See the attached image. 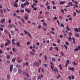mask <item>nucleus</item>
Masks as SVG:
<instances>
[{
    "instance_id": "nucleus-18",
    "label": "nucleus",
    "mask_w": 80,
    "mask_h": 80,
    "mask_svg": "<svg viewBox=\"0 0 80 80\" xmlns=\"http://www.w3.org/2000/svg\"><path fill=\"white\" fill-rule=\"evenodd\" d=\"M6 57L8 59H10V55L9 54L7 55Z\"/></svg>"
},
{
    "instance_id": "nucleus-33",
    "label": "nucleus",
    "mask_w": 80,
    "mask_h": 80,
    "mask_svg": "<svg viewBox=\"0 0 80 80\" xmlns=\"http://www.w3.org/2000/svg\"><path fill=\"white\" fill-rule=\"evenodd\" d=\"M43 65L45 67H46V68L47 67V66H48V65H47V64H44Z\"/></svg>"
},
{
    "instance_id": "nucleus-54",
    "label": "nucleus",
    "mask_w": 80,
    "mask_h": 80,
    "mask_svg": "<svg viewBox=\"0 0 80 80\" xmlns=\"http://www.w3.org/2000/svg\"><path fill=\"white\" fill-rule=\"evenodd\" d=\"M28 35H29V36L30 37V38H32V36H31V35H30V33H28Z\"/></svg>"
},
{
    "instance_id": "nucleus-6",
    "label": "nucleus",
    "mask_w": 80,
    "mask_h": 80,
    "mask_svg": "<svg viewBox=\"0 0 80 80\" xmlns=\"http://www.w3.org/2000/svg\"><path fill=\"white\" fill-rule=\"evenodd\" d=\"M31 6L32 7V8H33V10H35V11L36 10H38L37 8L36 7V8H35V7L33 5H32Z\"/></svg>"
},
{
    "instance_id": "nucleus-46",
    "label": "nucleus",
    "mask_w": 80,
    "mask_h": 80,
    "mask_svg": "<svg viewBox=\"0 0 80 80\" xmlns=\"http://www.w3.org/2000/svg\"><path fill=\"white\" fill-rule=\"evenodd\" d=\"M59 37L61 38H63V35H60Z\"/></svg>"
},
{
    "instance_id": "nucleus-53",
    "label": "nucleus",
    "mask_w": 80,
    "mask_h": 80,
    "mask_svg": "<svg viewBox=\"0 0 80 80\" xmlns=\"http://www.w3.org/2000/svg\"><path fill=\"white\" fill-rule=\"evenodd\" d=\"M12 42H15V39H12Z\"/></svg>"
},
{
    "instance_id": "nucleus-49",
    "label": "nucleus",
    "mask_w": 80,
    "mask_h": 80,
    "mask_svg": "<svg viewBox=\"0 0 80 80\" xmlns=\"http://www.w3.org/2000/svg\"><path fill=\"white\" fill-rule=\"evenodd\" d=\"M42 25H46V26H47V25L46 23L45 22H43L42 23Z\"/></svg>"
},
{
    "instance_id": "nucleus-58",
    "label": "nucleus",
    "mask_w": 80,
    "mask_h": 80,
    "mask_svg": "<svg viewBox=\"0 0 80 80\" xmlns=\"http://www.w3.org/2000/svg\"><path fill=\"white\" fill-rule=\"evenodd\" d=\"M8 43H5V46H8Z\"/></svg>"
},
{
    "instance_id": "nucleus-17",
    "label": "nucleus",
    "mask_w": 80,
    "mask_h": 80,
    "mask_svg": "<svg viewBox=\"0 0 80 80\" xmlns=\"http://www.w3.org/2000/svg\"><path fill=\"white\" fill-rule=\"evenodd\" d=\"M68 40L69 41H72V38L70 36H69L68 38Z\"/></svg>"
},
{
    "instance_id": "nucleus-13",
    "label": "nucleus",
    "mask_w": 80,
    "mask_h": 80,
    "mask_svg": "<svg viewBox=\"0 0 80 80\" xmlns=\"http://www.w3.org/2000/svg\"><path fill=\"white\" fill-rule=\"evenodd\" d=\"M60 77H61V75H60V74H58V76H57V78L58 79H59Z\"/></svg>"
},
{
    "instance_id": "nucleus-47",
    "label": "nucleus",
    "mask_w": 80,
    "mask_h": 80,
    "mask_svg": "<svg viewBox=\"0 0 80 80\" xmlns=\"http://www.w3.org/2000/svg\"><path fill=\"white\" fill-rule=\"evenodd\" d=\"M76 5H74V7H76V8H78V5H77V4H76Z\"/></svg>"
},
{
    "instance_id": "nucleus-57",
    "label": "nucleus",
    "mask_w": 80,
    "mask_h": 80,
    "mask_svg": "<svg viewBox=\"0 0 80 80\" xmlns=\"http://www.w3.org/2000/svg\"><path fill=\"white\" fill-rule=\"evenodd\" d=\"M8 22L9 23H11L12 22L11 21V20L10 19H9L8 20Z\"/></svg>"
},
{
    "instance_id": "nucleus-41",
    "label": "nucleus",
    "mask_w": 80,
    "mask_h": 80,
    "mask_svg": "<svg viewBox=\"0 0 80 80\" xmlns=\"http://www.w3.org/2000/svg\"><path fill=\"white\" fill-rule=\"evenodd\" d=\"M57 17H55L54 19H53V20H57Z\"/></svg>"
},
{
    "instance_id": "nucleus-34",
    "label": "nucleus",
    "mask_w": 80,
    "mask_h": 80,
    "mask_svg": "<svg viewBox=\"0 0 80 80\" xmlns=\"http://www.w3.org/2000/svg\"><path fill=\"white\" fill-rule=\"evenodd\" d=\"M30 53L31 54H32V55H35L34 53H33V52H32V51H30Z\"/></svg>"
},
{
    "instance_id": "nucleus-10",
    "label": "nucleus",
    "mask_w": 80,
    "mask_h": 80,
    "mask_svg": "<svg viewBox=\"0 0 80 80\" xmlns=\"http://www.w3.org/2000/svg\"><path fill=\"white\" fill-rule=\"evenodd\" d=\"M18 73L21 74L22 73V69L20 68L18 69Z\"/></svg>"
},
{
    "instance_id": "nucleus-48",
    "label": "nucleus",
    "mask_w": 80,
    "mask_h": 80,
    "mask_svg": "<svg viewBox=\"0 0 80 80\" xmlns=\"http://www.w3.org/2000/svg\"><path fill=\"white\" fill-rule=\"evenodd\" d=\"M7 41L8 42L9 44H10V43H11L10 41L8 40V39H7Z\"/></svg>"
},
{
    "instance_id": "nucleus-63",
    "label": "nucleus",
    "mask_w": 80,
    "mask_h": 80,
    "mask_svg": "<svg viewBox=\"0 0 80 80\" xmlns=\"http://www.w3.org/2000/svg\"><path fill=\"white\" fill-rule=\"evenodd\" d=\"M38 28L39 29H40V28H41V26H40V25H39L38 26Z\"/></svg>"
},
{
    "instance_id": "nucleus-37",
    "label": "nucleus",
    "mask_w": 80,
    "mask_h": 80,
    "mask_svg": "<svg viewBox=\"0 0 80 80\" xmlns=\"http://www.w3.org/2000/svg\"><path fill=\"white\" fill-rule=\"evenodd\" d=\"M50 67H51V69H52V70H53V68H54V67L52 65H51Z\"/></svg>"
},
{
    "instance_id": "nucleus-19",
    "label": "nucleus",
    "mask_w": 80,
    "mask_h": 80,
    "mask_svg": "<svg viewBox=\"0 0 80 80\" xmlns=\"http://www.w3.org/2000/svg\"><path fill=\"white\" fill-rule=\"evenodd\" d=\"M66 29H67V30H68L69 31H71V29H70L69 28H68V25H67V26Z\"/></svg>"
},
{
    "instance_id": "nucleus-1",
    "label": "nucleus",
    "mask_w": 80,
    "mask_h": 80,
    "mask_svg": "<svg viewBox=\"0 0 80 80\" xmlns=\"http://www.w3.org/2000/svg\"><path fill=\"white\" fill-rule=\"evenodd\" d=\"M23 75H26V76H27V77L28 78V77H30V75H29V74H28V73L25 72H23L22 73Z\"/></svg>"
},
{
    "instance_id": "nucleus-62",
    "label": "nucleus",
    "mask_w": 80,
    "mask_h": 80,
    "mask_svg": "<svg viewBox=\"0 0 80 80\" xmlns=\"http://www.w3.org/2000/svg\"><path fill=\"white\" fill-rule=\"evenodd\" d=\"M74 2L75 3L76 5H77V4H78V2H77V1H74Z\"/></svg>"
},
{
    "instance_id": "nucleus-61",
    "label": "nucleus",
    "mask_w": 80,
    "mask_h": 80,
    "mask_svg": "<svg viewBox=\"0 0 80 80\" xmlns=\"http://www.w3.org/2000/svg\"><path fill=\"white\" fill-rule=\"evenodd\" d=\"M61 26L62 27H64V25H63V24H61Z\"/></svg>"
},
{
    "instance_id": "nucleus-7",
    "label": "nucleus",
    "mask_w": 80,
    "mask_h": 80,
    "mask_svg": "<svg viewBox=\"0 0 80 80\" xmlns=\"http://www.w3.org/2000/svg\"><path fill=\"white\" fill-rule=\"evenodd\" d=\"M43 75H39L38 78L40 80H41V79H42V78H43Z\"/></svg>"
},
{
    "instance_id": "nucleus-35",
    "label": "nucleus",
    "mask_w": 80,
    "mask_h": 80,
    "mask_svg": "<svg viewBox=\"0 0 80 80\" xmlns=\"http://www.w3.org/2000/svg\"><path fill=\"white\" fill-rule=\"evenodd\" d=\"M72 3V2H69L68 3V5L70 7V5H71V4Z\"/></svg>"
},
{
    "instance_id": "nucleus-55",
    "label": "nucleus",
    "mask_w": 80,
    "mask_h": 80,
    "mask_svg": "<svg viewBox=\"0 0 80 80\" xmlns=\"http://www.w3.org/2000/svg\"><path fill=\"white\" fill-rule=\"evenodd\" d=\"M69 36H72V34L71 32H69Z\"/></svg>"
},
{
    "instance_id": "nucleus-14",
    "label": "nucleus",
    "mask_w": 80,
    "mask_h": 80,
    "mask_svg": "<svg viewBox=\"0 0 80 80\" xmlns=\"http://www.w3.org/2000/svg\"><path fill=\"white\" fill-rule=\"evenodd\" d=\"M25 11L26 12H27L29 13H30V11L28 9H25Z\"/></svg>"
},
{
    "instance_id": "nucleus-39",
    "label": "nucleus",
    "mask_w": 80,
    "mask_h": 80,
    "mask_svg": "<svg viewBox=\"0 0 80 80\" xmlns=\"http://www.w3.org/2000/svg\"><path fill=\"white\" fill-rule=\"evenodd\" d=\"M75 35L77 37H80V35L79 34H76Z\"/></svg>"
},
{
    "instance_id": "nucleus-27",
    "label": "nucleus",
    "mask_w": 80,
    "mask_h": 80,
    "mask_svg": "<svg viewBox=\"0 0 80 80\" xmlns=\"http://www.w3.org/2000/svg\"><path fill=\"white\" fill-rule=\"evenodd\" d=\"M4 22H5V19H2L0 21L1 23H3Z\"/></svg>"
},
{
    "instance_id": "nucleus-4",
    "label": "nucleus",
    "mask_w": 80,
    "mask_h": 80,
    "mask_svg": "<svg viewBox=\"0 0 80 80\" xmlns=\"http://www.w3.org/2000/svg\"><path fill=\"white\" fill-rule=\"evenodd\" d=\"M70 63V61L69 60H67V62L65 63V67H67V65H68V64Z\"/></svg>"
},
{
    "instance_id": "nucleus-20",
    "label": "nucleus",
    "mask_w": 80,
    "mask_h": 80,
    "mask_svg": "<svg viewBox=\"0 0 80 80\" xmlns=\"http://www.w3.org/2000/svg\"><path fill=\"white\" fill-rule=\"evenodd\" d=\"M16 44H17V45H18V47H20V43L19 42H18L17 43H16Z\"/></svg>"
},
{
    "instance_id": "nucleus-21",
    "label": "nucleus",
    "mask_w": 80,
    "mask_h": 80,
    "mask_svg": "<svg viewBox=\"0 0 80 80\" xmlns=\"http://www.w3.org/2000/svg\"><path fill=\"white\" fill-rule=\"evenodd\" d=\"M74 30L75 32H78V28H74Z\"/></svg>"
},
{
    "instance_id": "nucleus-42",
    "label": "nucleus",
    "mask_w": 80,
    "mask_h": 80,
    "mask_svg": "<svg viewBox=\"0 0 80 80\" xmlns=\"http://www.w3.org/2000/svg\"><path fill=\"white\" fill-rule=\"evenodd\" d=\"M55 49H56L57 50V51H58V50H59L58 48L57 47H55Z\"/></svg>"
},
{
    "instance_id": "nucleus-40",
    "label": "nucleus",
    "mask_w": 80,
    "mask_h": 80,
    "mask_svg": "<svg viewBox=\"0 0 80 80\" xmlns=\"http://www.w3.org/2000/svg\"><path fill=\"white\" fill-rule=\"evenodd\" d=\"M57 42L58 43H60V40L59 39H57Z\"/></svg>"
},
{
    "instance_id": "nucleus-29",
    "label": "nucleus",
    "mask_w": 80,
    "mask_h": 80,
    "mask_svg": "<svg viewBox=\"0 0 80 80\" xmlns=\"http://www.w3.org/2000/svg\"><path fill=\"white\" fill-rule=\"evenodd\" d=\"M17 62H18V63H20L21 62H22V59H20V60H17Z\"/></svg>"
},
{
    "instance_id": "nucleus-43",
    "label": "nucleus",
    "mask_w": 80,
    "mask_h": 80,
    "mask_svg": "<svg viewBox=\"0 0 80 80\" xmlns=\"http://www.w3.org/2000/svg\"><path fill=\"white\" fill-rule=\"evenodd\" d=\"M53 50V48L52 47H51L49 49L50 51L51 52V51H52V50Z\"/></svg>"
},
{
    "instance_id": "nucleus-9",
    "label": "nucleus",
    "mask_w": 80,
    "mask_h": 80,
    "mask_svg": "<svg viewBox=\"0 0 80 80\" xmlns=\"http://www.w3.org/2000/svg\"><path fill=\"white\" fill-rule=\"evenodd\" d=\"M66 3V2L62 1L61 2H60V5H62V4H64V3Z\"/></svg>"
},
{
    "instance_id": "nucleus-32",
    "label": "nucleus",
    "mask_w": 80,
    "mask_h": 80,
    "mask_svg": "<svg viewBox=\"0 0 80 80\" xmlns=\"http://www.w3.org/2000/svg\"><path fill=\"white\" fill-rule=\"evenodd\" d=\"M50 7H51V6H50V5H49L48 7H47V9L48 10H49L50 8Z\"/></svg>"
},
{
    "instance_id": "nucleus-5",
    "label": "nucleus",
    "mask_w": 80,
    "mask_h": 80,
    "mask_svg": "<svg viewBox=\"0 0 80 80\" xmlns=\"http://www.w3.org/2000/svg\"><path fill=\"white\" fill-rule=\"evenodd\" d=\"M34 65V66H38V67H39V65H38V62H34L33 63Z\"/></svg>"
},
{
    "instance_id": "nucleus-52",
    "label": "nucleus",
    "mask_w": 80,
    "mask_h": 80,
    "mask_svg": "<svg viewBox=\"0 0 80 80\" xmlns=\"http://www.w3.org/2000/svg\"><path fill=\"white\" fill-rule=\"evenodd\" d=\"M37 45L38 46H39V45H40V43L38 42H37Z\"/></svg>"
},
{
    "instance_id": "nucleus-51",
    "label": "nucleus",
    "mask_w": 80,
    "mask_h": 80,
    "mask_svg": "<svg viewBox=\"0 0 80 80\" xmlns=\"http://www.w3.org/2000/svg\"><path fill=\"white\" fill-rule=\"evenodd\" d=\"M49 4V3H48V1H47V3L46 4V6H48V5Z\"/></svg>"
},
{
    "instance_id": "nucleus-12",
    "label": "nucleus",
    "mask_w": 80,
    "mask_h": 80,
    "mask_svg": "<svg viewBox=\"0 0 80 80\" xmlns=\"http://www.w3.org/2000/svg\"><path fill=\"white\" fill-rule=\"evenodd\" d=\"M16 67H17V68H21V67H22V66L18 64H17L16 65Z\"/></svg>"
},
{
    "instance_id": "nucleus-60",
    "label": "nucleus",
    "mask_w": 80,
    "mask_h": 80,
    "mask_svg": "<svg viewBox=\"0 0 80 80\" xmlns=\"http://www.w3.org/2000/svg\"><path fill=\"white\" fill-rule=\"evenodd\" d=\"M52 3L53 5H55V3L54 2V1H52Z\"/></svg>"
},
{
    "instance_id": "nucleus-38",
    "label": "nucleus",
    "mask_w": 80,
    "mask_h": 80,
    "mask_svg": "<svg viewBox=\"0 0 80 80\" xmlns=\"http://www.w3.org/2000/svg\"><path fill=\"white\" fill-rule=\"evenodd\" d=\"M61 12H62V13H64V10H63V9L62 8L61 9Z\"/></svg>"
},
{
    "instance_id": "nucleus-64",
    "label": "nucleus",
    "mask_w": 80,
    "mask_h": 80,
    "mask_svg": "<svg viewBox=\"0 0 80 80\" xmlns=\"http://www.w3.org/2000/svg\"><path fill=\"white\" fill-rule=\"evenodd\" d=\"M12 50H13V51L15 52V48H13Z\"/></svg>"
},
{
    "instance_id": "nucleus-2",
    "label": "nucleus",
    "mask_w": 80,
    "mask_h": 80,
    "mask_svg": "<svg viewBox=\"0 0 80 80\" xmlns=\"http://www.w3.org/2000/svg\"><path fill=\"white\" fill-rule=\"evenodd\" d=\"M13 66L12 65H10V71L11 72H12V71L13 70Z\"/></svg>"
},
{
    "instance_id": "nucleus-36",
    "label": "nucleus",
    "mask_w": 80,
    "mask_h": 80,
    "mask_svg": "<svg viewBox=\"0 0 80 80\" xmlns=\"http://www.w3.org/2000/svg\"><path fill=\"white\" fill-rule=\"evenodd\" d=\"M65 43L67 45H68V46L69 45V43L68 42H65Z\"/></svg>"
},
{
    "instance_id": "nucleus-11",
    "label": "nucleus",
    "mask_w": 80,
    "mask_h": 80,
    "mask_svg": "<svg viewBox=\"0 0 80 80\" xmlns=\"http://www.w3.org/2000/svg\"><path fill=\"white\" fill-rule=\"evenodd\" d=\"M7 78H8V80L10 79V74H8Z\"/></svg>"
},
{
    "instance_id": "nucleus-16",
    "label": "nucleus",
    "mask_w": 80,
    "mask_h": 80,
    "mask_svg": "<svg viewBox=\"0 0 80 80\" xmlns=\"http://www.w3.org/2000/svg\"><path fill=\"white\" fill-rule=\"evenodd\" d=\"M72 40H73V44H75V39L74 38L72 37Z\"/></svg>"
},
{
    "instance_id": "nucleus-56",
    "label": "nucleus",
    "mask_w": 80,
    "mask_h": 80,
    "mask_svg": "<svg viewBox=\"0 0 80 80\" xmlns=\"http://www.w3.org/2000/svg\"><path fill=\"white\" fill-rule=\"evenodd\" d=\"M42 29L44 31H46L47 30V29L44 28H42Z\"/></svg>"
},
{
    "instance_id": "nucleus-28",
    "label": "nucleus",
    "mask_w": 80,
    "mask_h": 80,
    "mask_svg": "<svg viewBox=\"0 0 80 80\" xmlns=\"http://www.w3.org/2000/svg\"><path fill=\"white\" fill-rule=\"evenodd\" d=\"M73 14L74 15L73 17H76V15H77V13H76V12H73Z\"/></svg>"
},
{
    "instance_id": "nucleus-45",
    "label": "nucleus",
    "mask_w": 80,
    "mask_h": 80,
    "mask_svg": "<svg viewBox=\"0 0 80 80\" xmlns=\"http://www.w3.org/2000/svg\"><path fill=\"white\" fill-rule=\"evenodd\" d=\"M21 7L22 8H24V5L23 4H22L21 5Z\"/></svg>"
},
{
    "instance_id": "nucleus-8",
    "label": "nucleus",
    "mask_w": 80,
    "mask_h": 80,
    "mask_svg": "<svg viewBox=\"0 0 80 80\" xmlns=\"http://www.w3.org/2000/svg\"><path fill=\"white\" fill-rule=\"evenodd\" d=\"M24 18L26 20H28V16L27 15L26 16H24Z\"/></svg>"
},
{
    "instance_id": "nucleus-22",
    "label": "nucleus",
    "mask_w": 80,
    "mask_h": 80,
    "mask_svg": "<svg viewBox=\"0 0 80 80\" xmlns=\"http://www.w3.org/2000/svg\"><path fill=\"white\" fill-rule=\"evenodd\" d=\"M10 32L12 35H14V31L13 30H12Z\"/></svg>"
},
{
    "instance_id": "nucleus-59",
    "label": "nucleus",
    "mask_w": 80,
    "mask_h": 80,
    "mask_svg": "<svg viewBox=\"0 0 80 80\" xmlns=\"http://www.w3.org/2000/svg\"><path fill=\"white\" fill-rule=\"evenodd\" d=\"M0 30L1 31H3V29L2 28H0Z\"/></svg>"
},
{
    "instance_id": "nucleus-26",
    "label": "nucleus",
    "mask_w": 80,
    "mask_h": 80,
    "mask_svg": "<svg viewBox=\"0 0 80 80\" xmlns=\"http://www.w3.org/2000/svg\"><path fill=\"white\" fill-rule=\"evenodd\" d=\"M8 27L9 28H12V26L11 24H9L8 25Z\"/></svg>"
},
{
    "instance_id": "nucleus-31",
    "label": "nucleus",
    "mask_w": 80,
    "mask_h": 80,
    "mask_svg": "<svg viewBox=\"0 0 80 80\" xmlns=\"http://www.w3.org/2000/svg\"><path fill=\"white\" fill-rule=\"evenodd\" d=\"M16 59V58H13L12 59V62H15V59Z\"/></svg>"
},
{
    "instance_id": "nucleus-25",
    "label": "nucleus",
    "mask_w": 80,
    "mask_h": 80,
    "mask_svg": "<svg viewBox=\"0 0 80 80\" xmlns=\"http://www.w3.org/2000/svg\"><path fill=\"white\" fill-rule=\"evenodd\" d=\"M52 61L53 62H55L56 61V59L54 58H52Z\"/></svg>"
},
{
    "instance_id": "nucleus-15",
    "label": "nucleus",
    "mask_w": 80,
    "mask_h": 80,
    "mask_svg": "<svg viewBox=\"0 0 80 80\" xmlns=\"http://www.w3.org/2000/svg\"><path fill=\"white\" fill-rule=\"evenodd\" d=\"M14 6L15 7H18V5L16 2L14 3Z\"/></svg>"
},
{
    "instance_id": "nucleus-24",
    "label": "nucleus",
    "mask_w": 80,
    "mask_h": 80,
    "mask_svg": "<svg viewBox=\"0 0 80 80\" xmlns=\"http://www.w3.org/2000/svg\"><path fill=\"white\" fill-rule=\"evenodd\" d=\"M63 46L66 49V50H67V49H68V47L67 46H66V45L64 44Z\"/></svg>"
},
{
    "instance_id": "nucleus-23",
    "label": "nucleus",
    "mask_w": 80,
    "mask_h": 80,
    "mask_svg": "<svg viewBox=\"0 0 80 80\" xmlns=\"http://www.w3.org/2000/svg\"><path fill=\"white\" fill-rule=\"evenodd\" d=\"M74 50L76 52H78V48H76L75 49H74Z\"/></svg>"
},
{
    "instance_id": "nucleus-44",
    "label": "nucleus",
    "mask_w": 80,
    "mask_h": 80,
    "mask_svg": "<svg viewBox=\"0 0 80 80\" xmlns=\"http://www.w3.org/2000/svg\"><path fill=\"white\" fill-rule=\"evenodd\" d=\"M72 64H73L74 65H77V63L75 62H72Z\"/></svg>"
},
{
    "instance_id": "nucleus-30",
    "label": "nucleus",
    "mask_w": 80,
    "mask_h": 80,
    "mask_svg": "<svg viewBox=\"0 0 80 80\" xmlns=\"http://www.w3.org/2000/svg\"><path fill=\"white\" fill-rule=\"evenodd\" d=\"M24 33L26 35H27L28 34V32H27V31L25 30H24Z\"/></svg>"
},
{
    "instance_id": "nucleus-3",
    "label": "nucleus",
    "mask_w": 80,
    "mask_h": 80,
    "mask_svg": "<svg viewBox=\"0 0 80 80\" xmlns=\"http://www.w3.org/2000/svg\"><path fill=\"white\" fill-rule=\"evenodd\" d=\"M68 69L69 70H71L72 72L74 71V68L73 67L68 68Z\"/></svg>"
},
{
    "instance_id": "nucleus-50",
    "label": "nucleus",
    "mask_w": 80,
    "mask_h": 80,
    "mask_svg": "<svg viewBox=\"0 0 80 80\" xmlns=\"http://www.w3.org/2000/svg\"><path fill=\"white\" fill-rule=\"evenodd\" d=\"M59 67L62 70V65L61 64L59 65Z\"/></svg>"
}]
</instances>
